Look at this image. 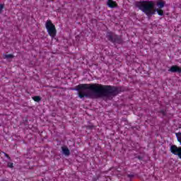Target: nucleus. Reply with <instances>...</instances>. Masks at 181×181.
Instances as JSON below:
<instances>
[{
  "mask_svg": "<svg viewBox=\"0 0 181 181\" xmlns=\"http://www.w3.org/2000/svg\"><path fill=\"white\" fill-rule=\"evenodd\" d=\"M75 91H78L79 98H90L93 95L97 97H115L119 93H122L124 90L121 87L112 86H104L98 83H82L79 84L74 88Z\"/></svg>",
  "mask_w": 181,
  "mask_h": 181,
  "instance_id": "obj_1",
  "label": "nucleus"
},
{
  "mask_svg": "<svg viewBox=\"0 0 181 181\" xmlns=\"http://www.w3.org/2000/svg\"><path fill=\"white\" fill-rule=\"evenodd\" d=\"M134 6L144 12L148 19H151L152 15H155L156 12L160 16H163V10L155 8L156 4L153 1H136Z\"/></svg>",
  "mask_w": 181,
  "mask_h": 181,
  "instance_id": "obj_2",
  "label": "nucleus"
},
{
  "mask_svg": "<svg viewBox=\"0 0 181 181\" xmlns=\"http://www.w3.org/2000/svg\"><path fill=\"white\" fill-rule=\"evenodd\" d=\"M106 39L113 43L114 45H122L124 43V40L122 36L116 35L112 32H107L106 34Z\"/></svg>",
  "mask_w": 181,
  "mask_h": 181,
  "instance_id": "obj_3",
  "label": "nucleus"
},
{
  "mask_svg": "<svg viewBox=\"0 0 181 181\" xmlns=\"http://www.w3.org/2000/svg\"><path fill=\"white\" fill-rule=\"evenodd\" d=\"M45 28L47 30L48 35H49L51 37H54V36H56L57 31L56 30V27L54 25L53 23H52V21H47Z\"/></svg>",
  "mask_w": 181,
  "mask_h": 181,
  "instance_id": "obj_4",
  "label": "nucleus"
},
{
  "mask_svg": "<svg viewBox=\"0 0 181 181\" xmlns=\"http://www.w3.org/2000/svg\"><path fill=\"white\" fill-rule=\"evenodd\" d=\"M170 151L173 155H177L181 159V147H177L176 145H172Z\"/></svg>",
  "mask_w": 181,
  "mask_h": 181,
  "instance_id": "obj_5",
  "label": "nucleus"
},
{
  "mask_svg": "<svg viewBox=\"0 0 181 181\" xmlns=\"http://www.w3.org/2000/svg\"><path fill=\"white\" fill-rule=\"evenodd\" d=\"M168 71L171 73H181V68L177 65H173L170 69H168Z\"/></svg>",
  "mask_w": 181,
  "mask_h": 181,
  "instance_id": "obj_6",
  "label": "nucleus"
},
{
  "mask_svg": "<svg viewBox=\"0 0 181 181\" xmlns=\"http://www.w3.org/2000/svg\"><path fill=\"white\" fill-rule=\"evenodd\" d=\"M62 153L65 155V156H69L70 155V150L66 146L62 147Z\"/></svg>",
  "mask_w": 181,
  "mask_h": 181,
  "instance_id": "obj_7",
  "label": "nucleus"
},
{
  "mask_svg": "<svg viewBox=\"0 0 181 181\" xmlns=\"http://www.w3.org/2000/svg\"><path fill=\"white\" fill-rule=\"evenodd\" d=\"M107 5L109 8H115V6H117V3L112 0H107Z\"/></svg>",
  "mask_w": 181,
  "mask_h": 181,
  "instance_id": "obj_8",
  "label": "nucleus"
},
{
  "mask_svg": "<svg viewBox=\"0 0 181 181\" xmlns=\"http://www.w3.org/2000/svg\"><path fill=\"white\" fill-rule=\"evenodd\" d=\"M4 59H6L7 60H11L15 57V56L12 54H4Z\"/></svg>",
  "mask_w": 181,
  "mask_h": 181,
  "instance_id": "obj_9",
  "label": "nucleus"
},
{
  "mask_svg": "<svg viewBox=\"0 0 181 181\" xmlns=\"http://www.w3.org/2000/svg\"><path fill=\"white\" fill-rule=\"evenodd\" d=\"M165 1H158L157 2V6H158L159 9H162L165 6Z\"/></svg>",
  "mask_w": 181,
  "mask_h": 181,
  "instance_id": "obj_10",
  "label": "nucleus"
},
{
  "mask_svg": "<svg viewBox=\"0 0 181 181\" xmlns=\"http://www.w3.org/2000/svg\"><path fill=\"white\" fill-rule=\"evenodd\" d=\"M33 99L34 100V101H35L36 103H39L40 101V100H42V98H40V96H34L33 98Z\"/></svg>",
  "mask_w": 181,
  "mask_h": 181,
  "instance_id": "obj_11",
  "label": "nucleus"
},
{
  "mask_svg": "<svg viewBox=\"0 0 181 181\" xmlns=\"http://www.w3.org/2000/svg\"><path fill=\"white\" fill-rule=\"evenodd\" d=\"M127 177H129V179H130V180H132V179H134V177H135V175L134 173L128 174Z\"/></svg>",
  "mask_w": 181,
  "mask_h": 181,
  "instance_id": "obj_12",
  "label": "nucleus"
},
{
  "mask_svg": "<svg viewBox=\"0 0 181 181\" xmlns=\"http://www.w3.org/2000/svg\"><path fill=\"white\" fill-rule=\"evenodd\" d=\"M4 8H5V4H0V13H2V11H4Z\"/></svg>",
  "mask_w": 181,
  "mask_h": 181,
  "instance_id": "obj_13",
  "label": "nucleus"
},
{
  "mask_svg": "<svg viewBox=\"0 0 181 181\" xmlns=\"http://www.w3.org/2000/svg\"><path fill=\"white\" fill-rule=\"evenodd\" d=\"M7 168H11V169L13 168V163H8Z\"/></svg>",
  "mask_w": 181,
  "mask_h": 181,
  "instance_id": "obj_14",
  "label": "nucleus"
},
{
  "mask_svg": "<svg viewBox=\"0 0 181 181\" xmlns=\"http://www.w3.org/2000/svg\"><path fill=\"white\" fill-rule=\"evenodd\" d=\"M4 153V156H6V158L11 160V157L9 156V155H8V153Z\"/></svg>",
  "mask_w": 181,
  "mask_h": 181,
  "instance_id": "obj_15",
  "label": "nucleus"
},
{
  "mask_svg": "<svg viewBox=\"0 0 181 181\" xmlns=\"http://www.w3.org/2000/svg\"><path fill=\"white\" fill-rule=\"evenodd\" d=\"M160 113L163 114V115H166V112H165V110H161Z\"/></svg>",
  "mask_w": 181,
  "mask_h": 181,
  "instance_id": "obj_16",
  "label": "nucleus"
},
{
  "mask_svg": "<svg viewBox=\"0 0 181 181\" xmlns=\"http://www.w3.org/2000/svg\"><path fill=\"white\" fill-rule=\"evenodd\" d=\"M138 159H139L140 160H142V157L139 156V157H138Z\"/></svg>",
  "mask_w": 181,
  "mask_h": 181,
  "instance_id": "obj_17",
  "label": "nucleus"
}]
</instances>
